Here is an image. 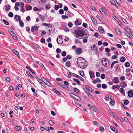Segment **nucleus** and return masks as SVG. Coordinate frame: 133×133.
<instances>
[{
  "label": "nucleus",
  "instance_id": "1",
  "mask_svg": "<svg viewBox=\"0 0 133 133\" xmlns=\"http://www.w3.org/2000/svg\"><path fill=\"white\" fill-rule=\"evenodd\" d=\"M74 33L78 37H81L86 35L85 30L82 27H77Z\"/></svg>",
  "mask_w": 133,
  "mask_h": 133
},
{
  "label": "nucleus",
  "instance_id": "2",
  "mask_svg": "<svg viewBox=\"0 0 133 133\" xmlns=\"http://www.w3.org/2000/svg\"><path fill=\"white\" fill-rule=\"evenodd\" d=\"M101 63L103 66L107 67H108L109 65V61L106 58H103L102 60Z\"/></svg>",
  "mask_w": 133,
  "mask_h": 133
},
{
  "label": "nucleus",
  "instance_id": "3",
  "mask_svg": "<svg viewBox=\"0 0 133 133\" xmlns=\"http://www.w3.org/2000/svg\"><path fill=\"white\" fill-rule=\"evenodd\" d=\"M88 64V62L85 60H84V61H80L79 66L82 69H84L86 67Z\"/></svg>",
  "mask_w": 133,
  "mask_h": 133
},
{
  "label": "nucleus",
  "instance_id": "4",
  "mask_svg": "<svg viewBox=\"0 0 133 133\" xmlns=\"http://www.w3.org/2000/svg\"><path fill=\"white\" fill-rule=\"evenodd\" d=\"M91 49L93 51V54H96L97 52V47L95 45H92L91 46Z\"/></svg>",
  "mask_w": 133,
  "mask_h": 133
},
{
  "label": "nucleus",
  "instance_id": "5",
  "mask_svg": "<svg viewBox=\"0 0 133 133\" xmlns=\"http://www.w3.org/2000/svg\"><path fill=\"white\" fill-rule=\"evenodd\" d=\"M38 26H34L31 29V31L32 32H34V33L35 34V32H37L38 31Z\"/></svg>",
  "mask_w": 133,
  "mask_h": 133
},
{
  "label": "nucleus",
  "instance_id": "6",
  "mask_svg": "<svg viewBox=\"0 0 133 133\" xmlns=\"http://www.w3.org/2000/svg\"><path fill=\"white\" fill-rule=\"evenodd\" d=\"M57 42L58 44H61L62 43V38L61 36L58 37L57 39Z\"/></svg>",
  "mask_w": 133,
  "mask_h": 133
},
{
  "label": "nucleus",
  "instance_id": "7",
  "mask_svg": "<svg viewBox=\"0 0 133 133\" xmlns=\"http://www.w3.org/2000/svg\"><path fill=\"white\" fill-rule=\"evenodd\" d=\"M128 95L130 97H133V90H130L128 92Z\"/></svg>",
  "mask_w": 133,
  "mask_h": 133
},
{
  "label": "nucleus",
  "instance_id": "8",
  "mask_svg": "<svg viewBox=\"0 0 133 133\" xmlns=\"http://www.w3.org/2000/svg\"><path fill=\"white\" fill-rule=\"evenodd\" d=\"M111 3L112 4H114L115 5L116 7H118L119 6V5L117 2L116 1H111Z\"/></svg>",
  "mask_w": 133,
  "mask_h": 133
},
{
  "label": "nucleus",
  "instance_id": "9",
  "mask_svg": "<svg viewBox=\"0 0 133 133\" xmlns=\"http://www.w3.org/2000/svg\"><path fill=\"white\" fill-rule=\"evenodd\" d=\"M72 75H73L75 76V77H76V78H78V79H80V80H81L82 81H84V79L82 78L81 77L79 76H78V75H77L75 74H74V73H72Z\"/></svg>",
  "mask_w": 133,
  "mask_h": 133
},
{
  "label": "nucleus",
  "instance_id": "10",
  "mask_svg": "<svg viewBox=\"0 0 133 133\" xmlns=\"http://www.w3.org/2000/svg\"><path fill=\"white\" fill-rule=\"evenodd\" d=\"M11 34L13 38L15 40H17L18 39L17 37L15 35V34L13 32V31H11Z\"/></svg>",
  "mask_w": 133,
  "mask_h": 133
},
{
  "label": "nucleus",
  "instance_id": "11",
  "mask_svg": "<svg viewBox=\"0 0 133 133\" xmlns=\"http://www.w3.org/2000/svg\"><path fill=\"white\" fill-rule=\"evenodd\" d=\"M71 94L74 95L75 97H74V98L76 100L79 101H81V98L79 96L72 93H71Z\"/></svg>",
  "mask_w": 133,
  "mask_h": 133
},
{
  "label": "nucleus",
  "instance_id": "12",
  "mask_svg": "<svg viewBox=\"0 0 133 133\" xmlns=\"http://www.w3.org/2000/svg\"><path fill=\"white\" fill-rule=\"evenodd\" d=\"M113 81L114 83H118L119 82V80L117 77H115L114 78Z\"/></svg>",
  "mask_w": 133,
  "mask_h": 133
},
{
  "label": "nucleus",
  "instance_id": "13",
  "mask_svg": "<svg viewBox=\"0 0 133 133\" xmlns=\"http://www.w3.org/2000/svg\"><path fill=\"white\" fill-rule=\"evenodd\" d=\"M91 18L92 21L94 24L96 25H97V23L96 19L92 17H91Z\"/></svg>",
  "mask_w": 133,
  "mask_h": 133
},
{
  "label": "nucleus",
  "instance_id": "14",
  "mask_svg": "<svg viewBox=\"0 0 133 133\" xmlns=\"http://www.w3.org/2000/svg\"><path fill=\"white\" fill-rule=\"evenodd\" d=\"M90 109L91 110H93L95 112H96L97 111V109L93 106H92L90 107Z\"/></svg>",
  "mask_w": 133,
  "mask_h": 133
},
{
  "label": "nucleus",
  "instance_id": "15",
  "mask_svg": "<svg viewBox=\"0 0 133 133\" xmlns=\"http://www.w3.org/2000/svg\"><path fill=\"white\" fill-rule=\"evenodd\" d=\"M98 30L101 33H103L104 31V29L101 27H100L98 28Z\"/></svg>",
  "mask_w": 133,
  "mask_h": 133
},
{
  "label": "nucleus",
  "instance_id": "16",
  "mask_svg": "<svg viewBox=\"0 0 133 133\" xmlns=\"http://www.w3.org/2000/svg\"><path fill=\"white\" fill-rule=\"evenodd\" d=\"M111 129L114 132L116 133H118V131L114 127L112 126L110 127Z\"/></svg>",
  "mask_w": 133,
  "mask_h": 133
},
{
  "label": "nucleus",
  "instance_id": "17",
  "mask_svg": "<svg viewBox=\"0 0 133 133\" xmlns=\"http://www.w3.org/2000/svg\"><path fill=\"white\" fill-rule=\"evenodd\" d=\"M82 50V49L81 48H78L76 50V52L77 54H79L81 53V51Z\"/></svg>",
  "mask_w": 133,
  "mask_h": 133
},
{
  "label": "nucleus",
  "instance_id": "18",
  "mask_svg": "<svg viewBox=\"0 0 133 133\" xmlns=\"http://www.w3.org/2000/svg\"><path fill=\"white\" fill-rule=\"evenodd\" d=\"M12 51L17 56H18V57L19 58V53L15 49H12Z\"/></svg>",
  "mask_w": 133,
  "mask_h": 133
},
{
  "label": "nucleus",
  "instance_id": "19",
  "mask_svg": "<svg viewBox=\"0 0 133 133\" xmlns=\"http://www.w3.org/2000/svg\"><path fill=\"white\" fill-rule=\"evenodd\" d=\"M100 82L101 81L98 78H97L96 79L92 81V82L94 83H96L97 82L100 83Z\"/></svg>",
  "mask_w": 133,
  "mask_h": 133
},
{
  "label": "nucleus",
  "instance_id": "20",
  "mask_svg": "<svg viewBox=\"0 0 133 133\" xmlns=\"http://www.w3.org/2000/svg\"><path fill=\"white\" fill-rule=\"evenodd\" d=\"M85 88L87 89L89 91H91V92H92L93 91V90L90 87H89L88 85H85Z\"/></svg>",
  "mask_w": 133,
  "mask_h": 133
},
{
  "label": "nucleus",
  "instance_id": "21",
  "mask_svg": "<svg viewBox=\"0 0 133 133\" xmlns=\"http://www.w3.org/2000/svg\"><path fill=\"white\" fill-rule=\"evenodd\" d=\"M119 91L124 96H125V94L124 89L122 88H120L119 89Z\"/></svg>",
  "mask_w": 133,
  "mask_h": 133
},
{
  "label": "nucleus",
  "instance_id": "22",
  "mask_svg": "<svg viewBox=\"0 0 133 133\" xmlns=\"http://www.w3.org/2000/svg\"><path fill=\"white\" fill-rule=\"evenodd\" d=\"M89 75L90 76V77L91 78H92L95 76V75H94L92 71H89Z\"/></svg>",
  "mask_w": 133,
  "mask_h": 133
},
{
  "label": "nucleus",
  "instance_id": "23",
  "mask_svg": "<svg viewBox=\"0 0 133 133\" xmlns=\"http://www.w3.org/2000/svg\"><path fill=\"white\" fill-rule=\"evenodd\" d=\"M43 81L49 87H51V85L50 83L48 81L46 80L45 81Z\"/></svg>",
  "mask_w": 133,
  "mask_h": 133
},
{
  "label": "nucleus",
  "instance_id": "24",
  "mask_svg": "<svg viewBox=\"0 0 133 133\" xmlns=\"http://www.w3.org/2000/svg\"><path fill=\"white\" fill-rule=\"evenodd\" d=\"M26 68L29 70L30 71H31L32 73L34 74H35L34 71V70H32L31 69L29 66H26Z\"/></svg>",
  "mask_w": 133,
  "mask_h": 133
},
{
  "label": "nucleus",
  "instance_id": "25",
  "mask_svg": "<svg viewBox=\"0 0 133 133\" xmlns=\"http://www.w3.org/2000/svg\"><path fill=\"white\" fill-rule=\"evenodd\" d=\"M19 22L20 24V26L21 27H23L24 26V23L21 20H19Z\"/></svg>",
  "mask_w": 133,
  "mask_h": 133
},
{
  "label": "nucleus",
  "instance_id": "26",
  "mask_svg": "<svg viewBox=\"0 0 133 133\" xmlns=\"http://www.w3.org/2000/svg\"><path fill=\"white\" fill-rule=\"evenodd\" d=\"M81 23L78 22V19H77L75 23V24L76 25H80Z\"/></svg>",
  "mask_w": 133,
  "mask_h": 133
},
{
  "label": "nucleus",
  "instance_id": "27",
  "mask_svg": "<svg viewBox=\"0 0 133 133\" xmlns=\"http://www.w3.org/2000/svg\"><path fill=\"white\" fill-rule=\"evenodd\" d=\"M53 91L57 94L60 95L61 94V93L58 90H56V89L55 88L53 89Z\"/></svg>",
  "mask_w": 133,
  "mask_h": 133
},
{
  "label": "nucleus",
  "instance_id": "28",
  "mask_svg": "<svg viewBox=\"0 0 133 133\" xmlns=\"http://www.w3.org/2000/svg\"><path fill=\"white\" fill-rule=\"evenodd\" d=\"M120 85L122 87L124 88L126 86L127 84L124 83V82H122L121 83Z\"/></svg>",
  "mask_w": 133,
  "mask_h": 133
},
{
  "label": "nucleus",
  "instance_id": "29",
  "mask_svg": "<svg viewBox=\"0 0 133 133\" xmlns=\"http://www.w3.org/2000/svg\"><path fill=\"white\" fill-rule=\"evenodd\" d=\"M115 31L117 34L120 35V32L119 30L117 28H115Z\"/></svg>",
  "mask_w": 133,
  "mask_h": 133
},
{
  "label": "nucleus",
  "instance_id": "30",
  "mask_svg": "<svg viewBox=\"0 0 133 133\" xmlns=\"http://www.w3.org/2000/svg\"><path fill=\"white\" fill-rule=\"evenodd\" d=\"M126 60L125 58L124 57H122L120 59V61L122 63L124 62Z\"/></svg>",
  "mask_w": 133,
  "mask_h": 133
},
{
  "label": "nucleus",
  "instance_id": "31",
  "mask_svg": "<svg viewBox=\"0 0 133 133\" xmlns=\"http://www.w3.org/2000/svg\"><path fill=\"white\" fill-rule=\"evenodd\" d=\"M99 10L101 13L103 15H105V13L104 11L102 9H99Z\"/></svg>",
  "mask_w": 133,
  "mask_h": 133
},
{
  "label": "nucleus",
  "instance_id": "32",
  "mask_svg": "<svg viewBox=\"0 0 133 133\" xmlns=\"http://www.w3.org/2000/svg\"><path fill=\"white\" fill-rule=\"evenodd\" d=\"M73 79L75 82L77 83L78 85H79L80 84V82L77 79Z\"/></svg>",
  "mask_w": 133,
  "mask_h": 133
},
{
  "label": "nucleus",
  "instance_id": "33",
  "mask_svg": "<svg viewBox=\"0 0 133 133\" xmlns=\"http://www.w3.org/2000/svg\"><path fill=\"white\" fill-rule=\"evenodd\" d=\"M87 92H86V93L88 96L90 98H92L93 97V96L87 90Z\"/></svg>",
  "mask_w": 133,
  "mask_h": 133
},
{
  "label": "nucleus",
  "instance_id": "34",
  "mask_svg": "<svg viewBox=\"0 0 133 133\" xmlns=\"http://www.w3.org/2000/svg\"><path fill=\"white\" fill-rule=\"evenodd\" d=\"M118 62L117 61H115L113 62L112 63L111 65V67L112 68H113V66L116 63H118Z\"/></svg>",
  "mask_w": 133,
  "mask_h": 133
},
{
  "label": "nucleus",
  "instance_id": "35",
  "mask_svg": "<svg viewBox=\"0 0 133 133\" xmlns=\"http://www.w3.org/2000/svg\"><path fill=\"white\" fill-rule=\"evenodd\" d=\"M42 25L45 26H46L49 27L50 26H50L51 25V26H52V24H48L46 23H43L42 24Z\"/></svg>",
  "mask_w": 133,
  "mask_h": 133
},
{
  "label": "nucleus",
  "instance_id": "36",
  "mask_svg": "<svg viewBox=\"0 0 133 133\" xmlns=\"http://www.w3.org/2000/svg\"><path fill=\"white\" fill-rule=\"evenodd\" d=\"M15 18L18 21V20H20V16L16 15H15Z\"/></svg>",
  "mask_w": 133,
  "mask_h": 133
},
{
  "label": "nucleus",
  "instance_id": "37",
  "mask_svg": "<svg viewBox=\"0 0 133 133\" xmlns=\"http://www.w3.org/2000/svg\"><path fill=\"white\" fill-rule=\"evenodd\" d=\"M65 14L66 16L69 17L70 16V12L69 11H66L65 12Z\"/></svg>",
  "mask_w": 133,
  "mask_h": 133
},
{
  "label": "nucleus",
  "instance_id": "38",
  "mask_svg": "<svg viewBox=\"0 0 133 133\" xmlns=\"http://www.w3.org/2000/svg\"><path fill=\"white\" fill-rule=\"evenodd\" d=\"M6 11H9L10 9V7L9 5H7L6 6Z\"/></svg>",
  "mask_w": 133,
  "mask_h": 133
},
{
  "label": "nucleus",
  "instance_id": "39",
  "mask_svg": "<svg viewBox=\"0 0 133 133\" xmlns=\"http://www.w3.org/2000/svg\"><path fill=\"white\" fill-rule=\"evenodd\" d=\"M120 88V87L119 85H117L116 86L115 85H114L112 86V89H114L115 88H117V89H119Z\"/></svg>",
  "mask_w": 133,
  "mask_h": 133
},
{
  "label": "nucleus",
  "instance_id": "40",
  "mask_svg": "<svg viewBox=\"0 0 133 133\" xmlns=\"http://www.w3.org/2000/svg\"><path fill=\"white\" fill-rule=\"evenodd\" d=\"M71 65V63L69 61L67 62L66 63V66L69 67Z\"/></svg>",
  "mask_w": 133,
  "mask_h": 133
},
{
  "label": "nucleus",
  "instance_id": "41",
  "mask_svg": "<svg viewBox=\"0 0 133 133\" xmlns=\"http://www.w3.org/2000/svg\"><path fill=\"white\" fill-rule=\"evenodd\" d=\"M125 35L127 36L129 38H132V36H131L128 33H125Z\"/></svg>",
  "mask_w": 133,
  "mask_h": 133
},
{
  "label": "nucleus",
  "instance_id": "42",
  "mask_svg": "<svg viewBox=\"0 0 133 133\" xmlns=\"http://www.w3.org/2000/svg\"><path fill=\"white\" fill-rule=\"evenodd\" d=\"M80 75L82 77H84V72L83 71H79Z\"/></svg>",
  "mask_w": 133,
  "mask_h": 133
},
{
  "label": "nucleus",
  "instance_id": "43",
  "mask_svg": "<svg viewBox=\"0 0 133 133\" xmlns=\"http://www.w3.org/2000/svg\"><path fill=\"white\" fill-rule=\"evenodd\" d=\"M84 60H85L82 57H79L77 58V60L79 61H84Z\"/></svg>",
  "mask_w": 133,
  "mask_h": 133
},
{
  "label": "nucleus",
  "instance_id": "44",
  "mask_svg": "<svg viewBox=\"0 0 133 133\" xmlns=\"http://www.w3.org/2000/svg\"><path fill=\"white\" fill-rule=\"evenodd\" d=\"M20 129V127L19 126H16L15 127V130L16 131H18Z\"/></svg>",
  "mask_w": 133,
  "mask_h": 133
},
{
  "label": "nucleus",
  "instance_id": "45",
  "mask_svg": "<svg viewBox=\"0 0 133 133\" xmlns=\"http://www.w3.org/2000/svg\"><path fill=\"white\" fill-rule=\"evenodd\" d=\"M39 2L41 3H44L47 2V0H39Z\"/></svg>",
  "mask_w": 133,
  "mask_h": 133
},
{
  "label": "nucleus",
  "instance_id": "46",
  "mask_svg": "<svg viewBox=\"0 0 133 133\" xmlns=\"http://www.w3.org/2000/svg\"><path fill=\"white\" fill-rule=\"evenodd\" d=\"M3 23L6 25H9V23L6 20L4 19H3Z\"/></svg>",
  "mask_w": 133,
  "mask_h": 133
},
{
  "label": "nucleus",
  "instance_id": "47",
  "mask_svg": "<svg viewBox=\"0 0 133 133\" xmlns=\"http://www.w3.org/2000/svg\"><path fill=\"white\" fill-rule=\"evenodd\" d=\"M8 15L9 17H12L13 16V14L12 12H10L9 13Z\"/></svg>",
  "mask_w": 133,
  "mask_h": 133
},
{
  "label": "nucleus",
  "instance_id": "48",
  "mask_svg": "<svg viewBox=\"0 0 133 133\" xmlns=\"http://www.w3.org/2000/svg\"><path fill=\"white\" fill-rule=\"evenodd\" d=\"M56 52L57 53H60L61 52V50L59 48H57L56 50Z\"/></svg>",
  "mask_w": 133,
  "mask_h": 133
},
{
  "label": "nucleus",
  "instance_id": "49",
  "mask_svg": "<svg viewBox=\"0 0 133 133\" xmlns=\"http://www.w3.org/2000/svg\"><path fill=\"white\" fill-rule=\"evenodd\" d=\"M125 66L127 67H128L130 66V63L128 62H126L125 64Z\"/></svg>",
  "mask_w": 133,
  "mask_h": 133
},
{
  "label": "nucleus",
  "instance_id": "50",
  "mask_svg": "<svg viewBox=\"0 0 133 133\" xmlns=\"http://www.w3.org/2000/svg\"><path fill=\"white\" fill-rule=\"evenodd\" d=\"M74 91L77 93H78L79 92V90L77 88H75L74 89Z\"/></svg>",
  "mask_w": 133,
  "mask_h": 133
},
{
  "label": "nucleus",
  "instance_id": "51",
  "mask_svg": "<svg viewBox=\"0 0 133 133\" xmlns=\"http://www.w3.org/2000/svg\"><path fill=\"white\" fill-rule=\"evenodd\" d=\"M49 124L51 126L53 125V123L52 121L51 120H50L49 121Z\"/></svg>",
  "mask_w": 133,
  "mask_h": 133
},
{
  "label": "nucleus",
  "instance_id": "52",
  "mask_svg": "<svg viewBox=\"0 0 133 133\" xmlns=\"http://www.w3.org/2000/svg\"><path fill=\"white\" fill-rule=\"evenodd\" d=\"M62 55L63 56H65L66 55V53L65 51H63L61 53Z\"/></svg>",
  "mask_w": 133,
  "mask_h": 133
},
{
  "label": "nucleus",
  "instance_id": "53",
  "mask_svg": "<svg viewBox=\"0 0 133 133\" xmlns=\"http://www.w3.org/2000/svg\"><path fill=\"white\" fill-rule=\"evenodd\" d=\"M102 87L103 89H106L107 88V85L106 84H103L102 85Z\"/></svg>",
  "mask_w": 133,
  "mask_h": 133
},
{
  "label": "nucleus",
  "instance_id": "54",
  "mask_svg": "<svg viewBox=\"0 0 133 133\" xmlns=\"http://www.w3.org/2000/svg\"><path fill=\"white\" fill-rule=\"evenodd\" d=\"M62 18L63 19H67L68 18V16L64 15H63L62 16Z\"/></svg>",
  "mask_w": 133,
  "mask_h": 133
},
{
  "label": "nucleus",
  "instance_id": "55",
  "mask_svg": "<svg viewBox=\"0 0 133 133\" xmlns=\"http://www.w3.org/2000/svg\"><path fill=\"white\" fill-rule=\"evenodd\" d=\"M100 129L101 131L103 132L104 131V128L102 126H101L100 127Z\"/></svg>",
  "mask_w": 133,
  "mask_h": 133
},
{
  "label": "nucleus",
  "instance_id": "56",
  "mask_svg": "<svg viewBox=\"0 0 133 133\" xmlns=\"http://www.w3.org/2000/svg\"><path fill=\"white\" fill-rule=\"evenodd\" d=\"M102 79H104L105 78V74H102L100 77Z\"/></svg>",
  "mask_w": 133,
  "mask_h": 133
},
{
  "label": "nucleus",
  "instance_id": "57",
  "mask_svg": "<svg viewBox=\"0 0 133 133\" xmlns=\"http://www.w3.org/2000/svg\"><path fill=\"white\" fill-rule=\"evenodd\" d=\"M129 102L127 100H125L124 102V104L125 105H127Z\"/></svg>",
  "mask_w": 133,
  "mask_h": 133
},
{
  "label": "nucleus",
  "instance_id": "58",
  "mask_svg": "<svg viewBox=\"0 0 133 133\" xmlns=\"http://www.w3.org/2000/svg\"><path fill=\"white\" fill-rule=\"evenodd\" d=\"M59 8V7L58 5H55V7H54V9L55 10H58Z\"/></svg>",
  "mask_w": 133,
  "mask_h": 133
},
{
  "label": "nucleus",
  "instance_id": "59",
  "mask_svg": "<svg viewBox=\"0 0 133 133\" xmlns=\"http://www.w3.org/2000/svg\"><path fill=\"white\" fill-rule=\"evenodd\" d=\"M59 12L61 14H62L64 13V11L63 9H61L59 11Z\"/></svg>",
  "mask_w": 133,
  "mask_h": 133
},
{
  "label": "nucleus",
  "instance_id": "60",
  "mask_svg": "<svg viewBox=\"0 0 133 133\" xmlns=\"http://www.w3.org/2000/svg\"><path fill=\"white\" fill-rule=\"evenodd\" d=\"M41 31L42 32V33L41 35L42 36L43 35H45L46 33V32L45 31Z\"/></svg>",
  "mask_w": 133,
  "mask_h": 133
},
{
  "label": "nucleus",
  "instance_id": "61",
  "mask_svg": "<svg viewBox=\"0 0 133 133\" xmlns=\"http://www.w3.org/2000/svg\"><path fill=\"white\" fill-rule=\"evenodd\" d=\"M114 103L115 102L112 101H110V104L112 106H113L114 105Z\"/></svg>",
  "mask_w": 133,
  "mask_h": 133
},
{
  "label": "nucleus",
  "instance_id": "62",
  "mask_svg": "<svg viewBox=\"0 0 133 133\" xmlns=\"http://www.w3.org/2000/svg\"><path fill=\"white\" fill-rule=\"evenodd\" d=\"M72 23L71 22H69L68 24V26L70 27H72Z\"/></svg>",
  "mask_w": 133,
  "mask_h": 133
},
{
  "label": "nucleus",
  "instance_id": "63",
  "mask_svg": "<svg viewBox=\"0 0 133 133\" xmlns=\"http://www.w3.org/2000/svg\"><path fill=\"white\" fill-rule=\"evenodd\" d=\"M120 79L121 80L124 81L125 79V77L123 76H122L120 77Z\"/></svg>",
  "mask_w": 133,
  "mask_h": 133
},
{
  "label": "nucleus",
  "instance_id": "64",
  "mask_svg": "<svg viewBox=\"0 0 133 133\" xmlns=\"http://www.w3.org/2000/svg\"><path fill=\"white\" fill-rule=\"evenodd\" d=\"M50 5H47L46 6V10H48L50 9Z\"/></svg>",
  "mask_w": 133,
  "mask_h": 133
}]
</instances>
